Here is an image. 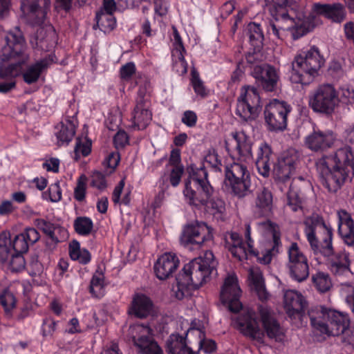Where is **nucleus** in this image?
<instances>
[{"mask_svg": "<svg viewBox=\"0 0 354 354\" xmlns=\"http://www.w3.org/2000/svg\"><path fill=\"white\" fill-rule=\"evenodd\" d=\"M321 181L328 192L335 193L354 176V149L345 146L333 156H323L317 162Z\"/></svg>", "mask_w": 354, "mask_h": 354, "instance_id": "1", "label": "nucleus"}, {"mask_svg": "<svg viewBox=\"0 0 354 354\" xmlns=\"http://www.w3.org/2000/svg\"><path fill=\"white\" fill-rule=\"evenodd\" d=\"M216 266L217 261L209 250L206 251L203 257L195 258L185 264L176 277V285L172 289L174 297L181 300L190 295L192 290L199 288L209 279Z\"/></svg>", "mask_w": 354, "mask_h": 354, "instance_id": "2", "label": "nucleus"}, {"mask_svg": "<svg viewBox=\"0 0 354 354\" xmlns=\"http://www.w3.org/2000/svg\"><path fill=\"white\" fill-rule=\"evenodd\" d=\"M24 48L25 39L19 28L0 38V58L2 61L22 55L21 60L0 68V79L3 80L0 82V93H8L15 87V78L21 73L22 65L27 59V56L23 54Z\"/></svg>", "mask_w": 354, "mask_h": 354, "instance_id": "3", "label": "nucleus"}, {"mask_svg": "<svg viewBox=\"0 0 354 354\" xmlns=\"http://www.w3.org/2000/svg\"><path fill=\"white\" fill-rule=\"evenodd\" d=\"M273 152L271 147L264 142L259 147L256 159V167L258 172L263 177H268L273 165L272 174L274 180L278 184L289 183L290 178L295 171L299 161V153L293 148L283 151L273 162Z\"/></svg>", "mask_w": 354, "mask_h": 354, "instance_id": "4", "label": "nucleus"}, {"mask_svg": "<svg viewBox=\"0 0 354 354\" xmlns=\"http://www.w3.org/2000/svg\"><path fill=\"white\" fill-rule=\"evenodd\" d=\"M324 62L318 48L315 46L302 51L295 57L292 62L290 81L294 84H310L318 75Z\"/></svg>", "mask_w": 354, "mask_h": 354, "instance_id": "5", "label": "nucleus"}, {"mask_svg": "<svg viewBox=\"0 0 354 354\" xmlns=\"http://www.w3.org/2000/svg\"><path fill=\"white\" fill-rule=\"evenodd\" d=\"M312 326L321 333L339 336L348 328L350 320L346 314L320 306L315 315L309 313Z\"/></svg>", "mask_w": 354, "mask_h": 354, "instance_id": "6", "label": "nucleus"}, {"mask_svg": "<svg viewBox=\"0 0 354 354\" xmlns=\"http://www.w3.org/2000/svg\"><path fill=\"white\" fill-rule=\"evenodd\" d=\"M262 109L259 91L253 86L245 85L241 87L237 98L236 114L245 122L255 120Z\"/></svg>", "mask_w": 354, "mask_h": 354, "instance_id": "7", "label": "nucleus"}, {"mask_svg": "<svg viewBox=\"0 0 354 354\" xmlns=\"http://www.w3.org/2000/svg\"><path fill=\"white\" fill-rule=\"evenodd\" d=\"M304 225L307 240L313 251L319 250L320 245L333 241L332 227L319 214H313L306 218Z\"/></svg>", "mask_w": 354, "mask_h": 354, "instance_id": "8", "label": "nucleus"}, {"mask_svg": "<svg viewBox=\"0 0 354 354\" xmlns=\"http://www.w3.org/2000/svg\"><path fill=\"white\" fill-rule=\"evenodd\" d=\"M339 104L337 91L330 84L318 86L310 96L309 105L317 113L331 115Z\"/></svg>", "mask_w": 354, "mask_h": 354, "instance_id": "9", "label": "nucleus"}, {"mask_svg": "<svg viewBox=\"0 0 354 354\" xmlns=\"http://www.w3.org/2000/svg\"><path fill=\"white\" fill-rule=\"evenodd\" d=\"M313 252L315 254L319 253L327 258V266L336 277H345L351 272L349 254L345 251L334 252L332 241L320 245L319 250Z\"/></svg>", "mask_w": 354, "mask_h": 354, "instance_id": "10", "label": "nucleus"}, {"mask_svg": "<svg viewBox=\"0 0 354 354\" xmlns=\"http://www.w3.org/2000/svg\"><path fill=\"white\" fill-rule=\"evenodd\" d=\"M290 105L277 99L265 107L264 117L268 129L272 131H282L287 127V115L291 111Z\"/></svg>", "mask_w": 354, "mask_h": 354, "instance_id": "11", "label": "nucleus"}, {"mask_svg": "<svg viewBox=\"0 0 354 354\" xmlns=\"http://www.w3.org/2000/svg\"><path fill=\"white\" fill-rule=\"evenodd\" d=\"M213 239L211 229L205 223L186 225L180 237L181 245L189 249L198 248L207 241Z\"/></svg>", "mask_w": 354, "mask_h": 354, "instance_id": "12", "label": "nucleus"}, {"mask_svg": "<svg viewBox=\"0 0 354 354\" xmlns=\"http://www.w3.org/2000/svg\"><path fill=\"white\" fill-rule=\"evenodd\" d=\"M288 254L286 268L290 278L299 283L306 281L309 276L308 261L297 243H291Z\"/></svg>", "mask_w": 354, "mask_h": 354, "instance_id": "13", "label": "nucleus"}, {"mask_svg": "<svg viewBox=\"0 0 354 354\" xmlns=\"http://www.w3.org/2000/svg\"><path fill=\"white\" fill-rule=\"evenodd\" d=\"M295 25H290L288 22L280 20L277 21V24L270 23L268 32L272 33L278 39H281V30H288L292 35L294 40H297L304 35H306L313 28V26L310 25L308 18H305L302 13H299V16L294 17Z\"/></svg>", "mask_w": 354, "mask_h": 354, "instance_id": "14", "label": "nucleus"}, {"mask_svg": "<svg viewBox=\"0 0 354 354\" xmlns=\"http://www.w3.org/2000/svg\"><path fill=\"white\" fill-rule=\"evenodd\" d=\"M295 25H290L288 22L280 20L277 21V24L270 23L268 32L272 33L278 39H281V30H288L292 35L294 40H297L304 35H306L313 28V26L310 25L308 18H305L302 13H299V16L294 17Z\"/></svg>", "mask_w": 354, "mask_h": 354, "instance_id": "15", "label": "nucleus"}, {"mask_svg": "<svg viewBox=\"0 0 354 354\" xmlns=\"http://www.w3.org/2000/svg\"><path fill=\"white\" fill-rule=\"evenodd\" d=\"M213 193L214 189L210 183L192 185V181L189 179H187L185 182L183 194L191 206L201 208L203 205H207Z\"/></svg>", "mask_w": 354, "mask_h": 354, "instance_id": "16", "label": "nucleus"}, {"mask_svg": "<svg viewBox=\"0 0 354 354\" xmlns=\"http://www.w3.org/2000/svg\"><path fill=\"white\" fill-rule=\"evenodd\" d=\"M133 342L142 354H163L162 348L151 335L152 330L148 326L136 325L132 328Z\"/></svg>", "mask_w": 354, "mask_h": 354, "instance_id": "17", "label": "nucleus"}, {"mask_svg": "<svg viewBox=\"0 0 354 354\" xmlns=\"http://www.w3.org/2000/svg\"><path fill=\"white\" fill-rule=\"evenodd\" d=\"M241 288L238 285L237 278L234 275L228 276L224 281L221 291V300L229 310L236 313L242 308L240 301Z\"/></svg>", "mask_w": 354, "mask_h": 354, "instance_id": "18", "label": "nucleus"}, {"mask_svg": "<svg viewBox=\"0 0 354 354\" xmlns=\"http://www.w3.org/2000/svg\"><path fill=\"white\" fill-rule=\"evenodd\" d=\"M257 85L266 92L277 90L279 75L274 66L267 64L256 65L251 71Z\"/></svg>", "mask_w": 354, "mask_h": 354, "instance_id": "19", "label": "nucleus"}, {"mask_svg": "<svg viewBox=\"0 0 354 354\" xmlns=\"http://www.w3.org/2000/svg\"><path fill=\"white\" fill-rule=\"evenodd\" d=\"M50 0H21V9L32 26H41L50 10Z\"/></svg>", "mask_w": 354, "mask_h": 354, "instance_id": "20", "label": "nucleus"}, {"mask_svg": "<svg viewBox=\"0 0 354 354\" xmlns=\"http://www.w3.org/2000/svg\"><path fill=\"white\" fill-rule=\"evenodd\" d=\"M336 135L331 130L314 129L304 140L305 145L315 152H324L333 147Z\"/></svg>", "mask_w": 354, "mask_h": 354, "instance_id": "21", "label": "nucleus"}, {"mask_svg": "<svg viewBox=\"0 0 354 354\" xmlns=\"http://www.w3.org/2000/svg\"><path fill=\"white\" fill-rule=\"evenodd\" d=\"M236 322L239 330L243 335L261 344L263 343L264 332L260 329L254 312L248 311L241 314L237 318Z\"/></svg>", "mask_w": 354, "mask_h": 354, "instance_id": "22", "label": "nucleus"}, {"mask_svg": "<svg viewBox=\"0 0 354 354\" xmlns=\"http://www.w3.org/2000/svg\"><path fill=\"white\" fill-rule=\"evenodd\" d=\"M259 313L265 333L270 339L279 341L283 335L282 328L274 313L267 307L260 306Z\"/></svg>", "mask_w": 354, "mask_h": 354, "instance_id": "23", "label": "nucleus"}, {"mask_svg": "<svg viewBox=\"0 0 354 354\" xmlns=\"http://www.w3.org/2000/svg\"><path fill=\"white\" fill-rule=\"evenodd\" d=\"M306 302L302 295L295 290H288L284 294V308L291 319L300 318Z\"/></svg>", "mask_w": 354, "mask_h": 354, "instance_id": "24", "label": "nucleus"}, {"mask_svg": "<svg viewBox=\"0 0 354 354\" xmlns=\"http://www.w3.org/2000/svg\"><path fill=\"white\" fill-rule=\"evenodd\" d=\"M179 260L175 254L165 253L160 256L154 264V272L160 280L169 278L177 269Z\"/></svg>", "mask_w": 354, "mask_h": 354, "instance_id": "25", "label": "nucleus"}, {"mask_svg": "<svg viewBox=\"0 0 354 354\" xmlns=\"http://www.w3.org/2000/svg\"><path fill=\"white\" fill-rule=\"evenodd\" d=\"M273 196L270 190L261 187L256 192L254 214L257 217H268L272 212Z\"/></svg>", "mask_w": 354, "mask_h": 354, "instance_id": "26", "label": "nucleus"}, {"mask_svg": "<svg viewBox=\"0 0 354 354\" xmlns=\"http://www.w3.org/2000/svg\"><path fill=\"white\" fill-rule=\"evenodd\" d=\"M266 5L272 6V15L276 21L280 20L288 22L290 25H295L294 17L297 15L293 8H290L289 0H265Z\"/></svg>", "mask_w": 354, "mask_h": 354, "instance_id": "27", "label": "nucleus"}, {"mask_svg": "<svg viewBox=\"0 0 354 354\" xmlns=\"http://www.w3.org/2000/svg\"><path fill=\"white\" fill-rule=\"evenodd\" d=\"M257 224L259 226H262L270 230L272 234L273 245L272 248L262 252L261 256H259L258 252L257 257H255L259 263L267 265L271 262L272 257L279 253V248L281 245L280 234L275 230L274 224L270 220L259 222Z\"/></svg>", "mask_w": 354, "mask_h": 354, "instance_id": "28", "label": "nucleus"}, {"mask_svg": "<svg viewBox=\"0 0 354 354\" xmlns=\"http://www.w3.org/2000/svg\"><path fill=\"white\" fill-rule=\"evenodd\" d=\"M313 12L323 15L334 22L340 23L346 17L345 10L342 3L333 4L315 3L312 7Z\"/></svg>", "mask_w": 354, "mask_h": 354, "instance_id": "29", "label": "nucleus"}, {"mask_svg": "<svg viewBox=\"0 0 354 354\" xmlns=\"http://www.w3.org/2000/svg\"><path fill=\"white\" fill-rule=\"evenodd\" d=\"M224 183L230 193L239 198H244L251 193L250 174H242L241 176L225 179Z\"/></svg>", "mask_w": 354, "mask_h": 354, "instance_id": "30", "label": "nucleus"}, {"mask_svg": "<svg viewBox=\"0 0 354 354\" xmlns=\"http://www.w3.org/2000/svg\"><path fill=\"white\" fill-rule=\"evenodd\" d=\"M245 237L248 249L244 243H243V245L232 246L231 249L228 250L232 256L239 261L246 260L252 257H257L258 255V250H255L252 245L253 241L251 238V229L249 223L245 224Z\"/></svg>", "mask_w": 354, "mask_h": 354, "instance_id": "31", "label": "nucleus"}, {"mask_svg": "<svg viewBox=\"0 0 354 354\" xmlns=\"http://www.w3.org/2000/svg\"><path fill=\"white\" fill-rule=\"evenodd\" d=\"M153 309V302L149 297L144 294H136L133 298L129 313L138 318L143 319L148 317Z\"/></svg>", "mask_w": 354, "mask_h": 354, "instance_id": "32", "label": "nucleus"}, {"mask_svg": "<svg viewBox=\"0 0 354 354\" xmlns=\"http://www.w3.org/2000/svg\"><path fill=\"white\" fill-rule=\"evenodd\" d=\"M53 57L54 55H49L48 57L28 66L23 73L24 81L28 84H32L37 82L43 71L46 69L53 63Z\"/></svg>", "mask_w": 354, "mask_h": 354, "instance_id": "33", "label": "nucleus"}, {"mask_svg": "<svg viewBox=\"0 0 354 354\" xmlns=\"http://www.w3.org/2000/svg\"><path fill=\"white\" fill-rule=\"evenodd\" d=\"M204 333L202 329L190 328L185 337L187 345V351L190 354H201L204 341Z\"/></svg>", "mask_w": 354, "mask_h": 354, "instance_id": "34", "label": "nucleus"}, {"mask_svg": "<svg viewBox=\"0 0 354 354\" xmlns=\"http://www.w3.org/2000/svg\"><path fill=\"white\" fill-rule=\"evenodd\" d=\"M235 149L238 154L243 157L252 156V142L243 131L232 133Z\"/></svg>", "mask_w": 354, "mask_h": 354, "instance_id": "35", "label": "nucleus"}, {"mask_svg": "<svg viewBox=\"0 0 354 354\" xmlns=\"http://www.w3.org/2000/svg\"><path fill=\"white\" fill-rule=\"evenodd\" d=\"M345 218L339 216L338 232L344 238L346 244L354 245V222L350 216L344 213Z\"/></svg>", "mask_w": 354, "mask_h": 354, "instance_id": "36", "label": "nucleus"}, {"mask_svg": "<svg viewBox=\"0 0 354 354\" xmlns=\"http://www.w3.org/2000/svg\"><path fill=\"white\" fill-rule=\"evenodd\" d=\"M57 128L58 131L55 133L59 146L68 145L73 139L75 133V127L73 122L67 120L65 122H60Z\"/></svg>", "mask_w": 354, "mask_h": 354, "instance_id": "37", "label": "nucleus"}, {"mask_svg": "<svg viewBox=\"0 0 354 354\" xmlns=\"http://www.w3.org/2000/svg\"><path fill=\"white\" fill-rule=\"evenodd\" d=\"M17 299L14 293L8 288H3L0 292V304L2 306L5 316L10 319L12 317V310L17 306Z\"/></svg>", "mask_w": 354, "mask_h": 354, "instance_id": "38", "label": "nucleus"}, {"mask_svg": "<svg viewBox=\"0 0 354 354\" xmlns=\"http://www.w3.org/2000/svg\"><path fill=\"white\" fill-rule=\"evenodd\" d=\"M248 35L250 45L257 50H261L264 35L260 24L254 22L250 23L248 26Z\"/></svg>", "mask_w": 354, "mask_h": 354, "instance_id": "39", "label": "nucleus"}, {"mask_svg": "<svg viewBox=\"0 0 354 354\" xmlns=\"http://www.w3.org/2000/svg\"><path fill=\"white\" fill-rule=\"evenodd\" d=\"M187 171L189 174V177L187 179L191 180L192 185H206V183H209L207 171L203 165L197 167L194 164H191L187 167Z\"/></svg>", "mask_w": 354, "mask_h": 354, "instance_id": "40", "label": "nucleus"}, {"mask_svg": "<svg viewBox=\"0 0 354 354\" xmlns=\"http://www.w3.org/2000/svg\"><path fill=\"white\" fill-rule=\"evenodd\" d=\"M96 26L104 32H110L116 26V19L113 15L98 11L95 15Z\"/></svg>", "mask_w": 354, "mask_h": 354, "instance_id": "41", "label": "nucleus"}, {"mask_svg": "<svg viewBox=\"0 0 354 354\" xmlns=\"http://www.w3.org/2000/svg\"><path fill=\"white\" fill-rule=\"evenodd\" d=\"M206 207L208 211L212 214L215 219L218 221H223L225 216V202L220 198H210Z\"/></svg>", "mask_w": 354, "mask_h": 354, "instance_id": "42", "label": "nucleus"}, {"mask_svg": "<svg viewBox=\"0 0 354 354\" xmlns=\"http://www.w3.org/2000/svg\"><path fill=\"white\" fill-rule=\"evenodd\" d=\"M132 127L138 130L145 129L152 119L151 113L148 109L133 110Z\"/></svg>", "mask_w": 354, "mask_h": 354, "instance_id": "43", "label": "nucleus"}, {"mask_svg": "<svg viewBox=\"0 0 354 354\" xmlns=\"http://www.w3.org/2000/svg\"><path fill=\"white\" fill-rule=\"evenodd\" d=\"M12 253L10 232L3 231L0 233V262L6 263Z\"/></svg>", "mask_w": 354, "mask_h": 354, "instance_id": "44", "label": "nucleus"}, {"mask_svg": "<svg viewBox=\"0 0 354 354\" xmlns=\"http://www.w3.org/2000/svg\"><path fill=\"white\" fill-rule=\"evenodd\" d=\"M34 223L35 226L45 234L48 232H50L51 230H57L58 234H62L63 236H68L66 229L58 224L53 223L44 218H36Z\"/></svg>", "mask_w": 354, "mask_h": 354, "instance_id": "45", "label": "nucleus"}, {"mask_svg": "<svg viewBox=\"0 0 354 354\" xmlns=\"http://www.w3.org/2000/svg\"><path fill=\"white\" fill-rule=\"evenodd\" d=\"M75 231L81 236H88L92 232L93 223L86 216L77 217L73 223Z\"/></svg>", "mask_w": 354, "mask_h": 354, "instance_id": "46", "label": "nucleus"}, {"mask_svg": "<svg viewBox=\"0 0 354 354\" xmlns=\"http://www.w3.org/2000/svg\"><path fill=\"white\" fill-rule=\"evenodd\" d=\"M312 281L320 292H327L332 286L329 274L324 272H317L315 274L313 275Z\"/></svg>", "mask_w": 354, "mask_h": 354, "instance_id": "47", "label": "nucleus"}, {"mask_svg": "<svg viewBox=\"0 0 354 354\" xmlns=\"http://www.w3.org/2000/svg\"><path fill=\"white\" fill-rule=\"evenodd\" d=\"M250 174L247 166L241 162H232L225 166V179L234 178L236 176H241Z\"/></svg>", "mask_w": 354, "mask_h": 354, "instance_id": "48", "label": "nucleus"}, {"mask_svg": "<svg viewBox=\"0 0 354 354\" xmlns=\"http://www.w3.org/2000/svg\"><path fill=\"white\" fill-rule=\"evenodd\" d=\"M104 276L102 272L97 270L91 279L89 291L95 297H100L102 295Z\"/></svg>", "mask_w": 354, "mask_h": 354, "instance_id": "49", "label": "nucleus"}, {"mask_svg": "<svg viewBox=\"0 0 354 354\" xmlns=\"http://www.w3.org/2000/svg\"><path fill=\"white\" fill-rule=\"evenodd\" d=\"M10 257L11 259L9 263V268L11 272H18L25 268L26 261L23 254L13 252Z\"/></svg>", "mask_w": 354, "mask_h": 354, "instance_id": "50", "label": "nucleus"}, {"mask_svg": "<svg viewBox=\"0 0 354 354\" xmlns=\"http://www.w3.org/2000/svg\"><path fill=\"white\" fill-rule=\"evenodd\" d=\"M42 197L45 200H49L51 202H58L62 198V191L59 183H55L49 187L47 192L42 194Z\"/></svg>", "mask_w": 354, "mask_h": 354, "instance_id": "51", "label": "nucleus"}, {"mask_svg": "<svg viewBox=\"0 0 354 354\" xmlns=\"http://www.w3.org/2000/svg\"><path fill=\"white\" fill-rule=\"evenodd\" d=\"M28 243L21 233L16 235L12 241V249L15 253H26L28 250Z\"/></svg>", "mask_w": 354, "mask_h": 354, "instance_id": "52", "label": "nucleus"}, {"mask_svg": "<svg viewBox=\"0 0 354 354\" xmlns=\"http://www.w3.org/2000/svg\"><path fill=\"white\" fill-rule=\"evenodd\" d=\"M339 97V102L346 104H354V89L347 87L342 86L337 92Z\"/></svg>", "mask_w": 354, "mask_h": 354, "instance_id": "53", "label": "nucleus"}, {"mask_svg": "<svg viewBox=\"0 0 354 354\" xmlns=\"http://www.w3.org/2000/svg\"><path fill=\"white\" fill-rule=\"evenodd\" d=\"M46 235L48 236L46 245L49 250H53L58 243L68 238V236H63L62 234H58L57 230H51L50 232H48Z\"/></svg>", "mask_w": 354, "mask_h": 354, "instance_id": "54", "label": "nucleus"}, {"mask_svg": "<svg viewBox=\"0 0 354 354\" xmlns=\"http://www.w3.org/2000/svg\"><path fill=\"white\" fill-rule=\"evenodd\" d=\"M191 75V82L195 93L202 97L205 96L207 95L206 90L203 85V82L200 79L198 73L195 70H192Z\"/></svg>", "mask_w": 354, "mask_h": 354, "instance_id": "55", "label": "nucleus"}, {"mask_svg": "<svg viewBox=\"0 0 354 354\" xmlns=\"http://www.w3.org/2000/svg\"><path fill=\"white\" fill-rule=\"evenodd\" d=\"M243 241L241 236L235 232H232L225 235V248L228 250L233 246L243 245Z\"/></svg>", "mask_w": 354, "mask_h": 354, "instance_id": "56", "label": "nucleus"}, {"mask_svg": "<svg viewBox=\"0 0 354 354\" xmlns=\"http://www.w3.org/2000/svg\"><path fill=\"white\" fill-rule=\"evenodd\" d=\"M91 185L99 189H104L106 187L105 176L99 171H94L91 174Z\"/></svg>", "mask_w": 354, "mask_h": 354, "instance_id": "57", "label": "nucleus"}, {"mask_svg": "<svg viewBox=\"0 0 354 354\" xmlns=\"http://www.w3.org/2000/svg\"><path fill=\"white\" fill-rule=\"evenodd\" d=\"M86 180V178L82 175L80 177L74 190V197L77 201H82L85 198L86 183L82 180Z\"/></svg>", "mask_w": 354, "mask_h": 354, "instance_id": "58", "label": "nucleus"}, {"mask_svg": "<svg viewBox=\"0 0 354 354\" xmlns=\"http://www.w3.org/2000/svg\"><path fill=\"white\" fill-rule=\"evenodd\" d=\"M183 173V166H177L173 167L169 174V182L173 187H175L179 185Z\"/></svg>", "mask_w": 354, "mask_h": 354, "instance_id": "59", "label": "nucleus"}, {"mask_svg": "<svg viewBox=\"0 0 354 354\" xmlns=\"http://www.w3.org/2000/svg\"><path fill=\"white\" fill-rule=\"evenodd\" d=\"M263 55L261 50H257L255 48H253L252 52H249L245 56L247 63L250 65V67L254 68L256 65H262L259 64L262 60Z\"/></svg>", "mask_w": 354, "mask_h": 354, "instance_id": "60", "label": "nucleus"}, {"mask_svg": "<svg viewBox=\"0 0 354 354\" xmlns=\"http://www.w3.org/2000/svg\"><path fill=\"white\" fill-rule=\"evenodd\" d=\"M129 136L125 131L120 130L113 137V143L115 148L122 149L129 144Z\"/></svg>", "mask_w": 354, "mask_h": 354, "instance_id": "61", "label": "nucleus"}, {"mask_svg": "<svg viewBox=\"0 0 354 354\" xmlns=\"http://www.w3.org/2000/svg\"><path fill=\"white\" fill-rule=\"evenodd\" d=\"M287 199V205L292 211L297 212L301 208V200L296 192H289L288 193Z\"/></svg>", "mask_w": 354, "mask_h": 354, "instance_id": "62", "label": "nucleus"}, {"mask_svg": "<svg viewBox=\"0 0 354 354\" xmlns=\"http://www.w3.org/2000/svg\"><path fill=\"white\" fill-rule=\"evenodd\" d=\"M91 143H82L80 139H77L74 152L76 156L75 159L77 160L79 153L83 156H87L91 153Z\"/></svg>", "mask_w": 354, "mask_h": 354, "instance_id": "63", "label": "nucleus"}, {"mask_svg": "<svg viewBox=\"0 0 354 354\" xmlns=\"http://www.w3.org/2000/svg\"><path fill=\"white\" fill-rule=\"evenodd\" d=\"M28 244L33 245L40 239V234L38 231L33 227H27L24 232L21 233Z\"/></svg>", "mask_w": 354, "mask_h": 354, "instance_id": "64", "label": "nucleus"}]
</instances>
